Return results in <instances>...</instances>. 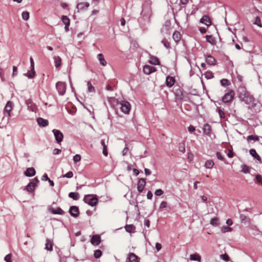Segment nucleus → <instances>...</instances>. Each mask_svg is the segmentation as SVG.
I'll list each match as a JSON object with an SVG mask.
<instances>
[{
	"instance_id": "f257e3e1",
	"label": "nucleus",
	"mask_w": 262,
	"mask_h": 262,
	"mask_svg": "<svg viewBox=\"0 0 262 262\" xmlns=\"http://www.w3.org/2000/svg\"><path fill=\"white\" fill-rule=\"evenodd\" d=\"M91 195H92L91 194L85 195L83 198V201L91 206H94L97 204L98 202V199L96 197L90 198Z\"/></svg>"
},
{
	"instance_id": "f03ea898",
	"label": "nucleus",
	"mask_w": 262,
	"mask_h": 262,
	"mask_svg": "<svg viewBox=\"0 0 262 262\" xmlns=\"http://www.w3.org/2000/svg\"><path fill=\"white\" fill-rule=\"evenodd\" d=\"M240 100L244 101L246 104H250L254 103L255 101V99L254 97L249 93L245 95L243 97L240 99Z\"/></svg>"
},
{
	"instance_id": "7ed1b4c3",
	"label": "nucleus",
	"mask_w": 262,
	"mask_h": 262,
	"mask_svg": "<svg viewBox=\"0 0 262 262\" xmlns=\"http://www.w3.org/2000/svg\"><path fill=\"white\" fill-rule=\"evenodd\" d=\"M56 88L60 95H63L66 91V84L64 82L58 81L56 84Z\"/></svg>"
},
{
	"instance_id": "20e7f679",
	"label": "nucleus",
	"mask_w": 262,
	"mask_h": 262,
	"mask_svg": "<svg viewBox=\"0 0 262 262\" xmlns=\"http://www.w3.org/2000/svg\"><path fill=\"white\" fill-rule=\"evenodd\" d=\"M234 92L233 90H230L222 97V101L224 103H228L231 101L234 96Z\"/></svg>"
},
{
	"instance_id": "39448f33",
	"label": "nucleus",
	"mask_w": 262,
	"mask_h": 262,
	"mask_svg": "<svg viewBox=\"0 0 262 262\" xmlns=\"http://www.w3.org/2000/svg\"><path fill=\"white\" fill-rule=\"evenodd\" d=\"M13 106L14 105L12 102L10 101L7 102L4 110V114L5 116H7L8 118L10 117V113L13 107Z\"/></svg>"
},
{
	"instance_id": "423d86ee",
	"label": "nucleus",
	"mask_w": 262,
	"mask_h": 262,
	"mask_svg": "<svg viewBox=\"0 0 262 262\" xmlns=\"http://www.w3.org/2000/svg\"><path fill=\"white\" fill-rule=\"evenodd\" d=\"M38 182L39 181L36 178H34L33 180L27 185L25 189L28 192H32L34 190Z\"/></svg>"
},
{
	"instance_id": "0eeeda50",
	"label": "nucleus",
	"mask_w": 262,
	"mask_h": 262,
	"mask_svg": "<svg viewBox=\"0 0 262 262\" xmlns=\"http://www.w3.org/2000/svg\"><path fill=\"white\" fill-rule=\"evenodd\" d=\"M52 132L54 134L56 142L57 143L61 142L63 138L62 133L60 130L56 129H53Z\"/></svg>"
},
{
	"instance_id": "6e6552de",
	"label": "nucleus",
	"mask_w": 262,
	"mask_h": 262,
	"mask_svg": "<svg viewBox=\"0 0 262 262\" xmlns=\"http://www.w3.org/2000/svg\"><path fill=\"white\" fill-rule=\"evenodd\" d=\"M121 110L124 114H128L130 110V105L127 101H122L121 103Z\"/></svg>"
},
{
	"instance_id": "1a4fd4ad",
	"label": "nucleus",
	"mask_w": 262,
	"mask_h": 262,
	"mask_svg": "<svg viewBox=\"0 0 262 262\" xmlns=\"http://www.w3.org/2000/svg\"><path fill=\"white\" fill-rule=\"evenodd\" d=\"M69 213L71 216L76 217L79 215V209L76 206H71L69 209Z\"/></svg>"
},
{
	"instance_id": "9d476101",
	"label": "nucleus",
	"mask_w": 262,
	"mask_h": 262,
	"mask_svg": "<svg viewBox=\"0 0 262 262\" xmlns=\"http://www.w3.org/2000/svg\"><path fill=\"white\" fill-rule=\"evenodd\" d=\"M143 72L146 75H149L156 71V68L149 65H145L143 67Z\"/></svg>"
},
{
	"instance_id": "9b49d317",
	"label": "nucleus",
	"mask_w": 262,
	"mask_h": 262,
	"mask_svg": "<svg viewBox=\"0 0 262 262\" xmlns=\"http://www.w3.org/2000/svg\"><path fill=\"white\" fill-rule=\"evenodd\" d=\"M145 180L143 178L140 179L137 184V190L139 192H141L145 185Z\"/></svg>"
},
{
	"instance_id": "f8f14e48",
	"label": "nucleus",
	"mask_w": 262,
	"mask_h": 262,
	"mask_svg": "<svg viewBox=\"0 0 262 262\" xmlns=\"http://www.w3.org/2000/svg\"><path fill=\"white\" fill-rule=\"evenodd\" d=\"M26 103L27 105L29 111L32 112H35L37 107L36 105L33 103L31 100L28 99L26 101Z\"/></svg>"
},
{
	"instance_id": "ddd939ff",
	"label": "nucleus",
	"mask_w": 262,
	"mask_h": 262,
	"mask_svg": "<svg viewBox=\"0 0 262 262\" xmlns=\"http://www.w3.org/2000/svg\"><path fill=\"white\" fill-rule=\"evenodd\" d=\"M90 6V4L88 2H82L79 3L77 5V9H78V12L79 10H84L86 9Z\"/></svg>"
},
{
	"instance_id": "4468645a",
	"label": "nucleus",
	"mask_w": 262,
	"mask_h": 262,
	"mask_svg": "<svg viewBox=\"0 0 262 262\" xmlns=\"http://www.w3.org/2000/svg\"><path fill=\"white\" fill-rule=\"evenodd\" d=\"M175 83V79L173 77H171L170 76H168L166 78V85L170 88Z\"/></svg>"
},
{
	"instance_id": "2eb2a0df",
	"label": "nucleus",
	"mask_w": 262,
	"mask_h": 262,
	"mask_svg": "<svg viewBox=\"0 0 262 262\" xmlns=\"http://www.w3.org/2000/svg\"><path fill=\"white\" fill-rule=\"evenodd\" d=\"M36 171L33 167L28 168L25 172V175L26 177H30L35 174Z\"/></svg>"
},
{
	"instance_id": "dca6fc26",
	"label": "nucleus",
	"mask_w": 262,
	"mask_h": 262,
	"mask_svg": "<svg viewBox=\"0 0 262 262\" xmlns=\"http://www.w3.org/2000/svg\"><path fill=\"white\" fill-rule=\"evenodd\" d=\"M37 122L38 124L41 127H46L49 124L48 121L47 120L40 117L37 118Z\"/></svg>"
},
{
	"instance_id": "f3484780",
	"label": "nucleus",
	"mask_w": 262,
	"mask_h": 262,
	"mask_svg": "<svg viewBox=\"0 0 262 262\" xmlns=\"http://www.w3.org/2000/svg\"><path fill=\"white\" fill-rule=\"evenodd\" d=\"M200 23L204 24L207 26H209L211 24L209 17L207 15H204L200 19Z\"/></svg>"
},
{
	"instance_id": "a211bd4d",
	"label": "nucleus",
	"mask_w": 262,
	"mask_h": 262,
	"mask_svg": "<svg viewBox=\"0 0 262 262\" xmlns=\"http://www.w3.org/2000/svg\"><path fill=\"white\" fill-rule=\"evenodd\" d=\"M100 237L98 235H94L92 236L91 242L94 245H98L100 243Z\"/></svg>"
},
{
	"instance_id": "6ab92c4d",
	"label": "nucleus",
	"mask_w": 262,
	"mask_h": 262,
	"mask_svg": "<svg viewBox=\"0 0 262 262\" xmlns=\"http://www.w3.org/2000/svg\"><path fill=\"white\" fill-rule=\"evenodd\" d=\"M215 58L211 55H207L206 56V62L207 64L210 66H214L215 64Z\"/></svg>"
},
{
	"instance_id": "aec40b11",
	"label": "nucleus",
	"mask_w": 262,
	"mask_h": 262,
	"mask_svg": "<svg viewBox=\"0 0 262 262\" xmlns=\"http://www.w3.org/2000/svg\"><path fill=\"white\" fill-rule=\"evenodd\" d=\"M249 153L253 158L257 160L259 163H261L260 157L257 154L254 149H251L249 150Z\"/></svg>"
},
{
	"instance_id": "412c9836",
	"label": "nucleus",
	"mask_w": 262,
	"mask_h": 262,
	"mask_svg": "<svg viewBox=\"0 0 262 262\" xmlns=\"http://www.w3.org/2000/svg\"><path fill=\"white\" fill-rule=\"evenodd\" d=\"M129 262H139L138 257L133 253H130L127 257Z\"/></svg>"
},
{
	"instance_id": "4be33fe9",
	"label": "nucleus",
	"mask_w": 262,
	"mask_h": 262,
	"mask_svg": "<svg viewBox=\"0 0 262 262\" xmlns=\"http://www.w3.org/2000/svg\"><path fill=\"white\" fill-rule=\"evenodd\" d=\"M250 93L249 92L247 91L245 88L242 87L239 89V94H238V97L240 99H241L242 97H243L245 95H246L247 94Z\"/></svg>"
},
{
	"instance_id": "5701e85b",
	"label": "nucleus",
	"mask_w": 262,
	"mask_h": 262,
	"mask_svg": "<svg viewBox=\"0 0 262 262\" xmlns=\"http://www.w3.org/2000/svg\"><path fill=\"white\" fill-rule=\"evenodd\" d=\"M203 133L206 135H209L210 133L211 128V126L208 123H206L204 124L203 128Z\"/></svg>"
},
{
	"instance_id": "b1692460",
	"label": "nucleus",
	"mask_w": 262,
	"mask_h": 262,
	"mask_svg": "<svg viewBox=\"0 0 262 262\" xmlns=\"http://www.w3.org/2000/svg\"><path fill=\"white\" fill-rule=\"evenodd\" d=\"M24 75L25 76H26L28 78H30V79L34 78L35 76V72L34 68H33V69L31 68V70L30 71L24 74Z\"/></svg>"
},
{
	"instance_id": "393cba45",
	"label": "nucleus",
	"mask_w": 262,
	"mask_h": 262,
	"mask_svg": "<svg viewBox=\"0 0 262 262\" xmlns=\"http://www.w3.org/2000/svg\"><path fill=\"white\" fill-rule=\"evenodd\" d=\"M98 59L99 60L100 63L103 66H105L107 64L106 61H105V59L104 58L103 55L100 53L97 55Z\"/></svg>"
},
{
	"instance_id": "a878e982",
	"label": "nucleus",
	"mask_w": 262,
	"mask_h": 262,
	"mask_svg": "<svg viewBox=\"0 0 262 262\" xmlns=\"http://www.w3.org/2000/svg\"><path fill=\"white\" fill-rule=\"evenodd\" d=\"M45 249L49 251L53 250V243L49 239H46Z\"/></svg>"
},
{
	"instance_id": "bb28decb",
	"label": "nucleus",
	"mask_w": 262,
	"mask_h": 262,
	"mask_svg": "<svg viewBox=\"0 0 262 262\" xmlns=\"http://www.w3.org/2000/svg\"><path fill=\"white\" fill-rule=\"evenodd\" d=\"M172 37L176 42H178L181 38L180 33L178 31H175L173 33Z\"/></svg>"
},
{
	"instance_id": "cd10ccee",
	"label": "nucleus",
	"mask_w": 262,
	"mask_h": 262,
	"mask_svg": "<svg viewBox=\"0 0 262 262\" xmlns=\"http://www.w3.org/2000/svg\"><path fill=\"white\" fill-rule=\"evenodd\" d=\"M101 144L103 146V151H102L103 154L104 156H107L108 155L107 151V145L105 144L104 139H102L101 140Z\"/></svg>"
},
{
	"instance_id": "c85d7f7f",
	"label": "nucleus",
	"mask_w": 262,
	"mask_h": 262,
	"mask_svg": "<svg viewBox=\"0 0 262 262\" xmlns=\"http://www.w3.org/2000/svg\"><path fill=\"white\" fill-rule=\"evenodd\" d=\"M149 62L154 65H159V61L158 59L154 56H151L149 60Z\"/></svg>"
},
{
	"instance_id": "c756f323",
	"label": "nucleus",
	"mask_w": 262,
	"mask_h": 262,
	"mask_svg": "<svg viewBox=\"0 0 262 262\" xmlns=\"http://www.w3.org/2000/svg\"><path fill=\"white\" fill-rule=\"evenodd\" d=\"M214 162L212 160H207L204 164V166L208 169L212 168L214 166Z\"/></svg>"
},
{
	"instance_id": "7c9ffc66",
	"label": "nucleus",
	"mask_w": 262,
	"mask_h": 262,
	"mask_svg": "<svg viewBox=\"0 0 262 262\" xmlns=\"http://www.w3.org/2000/svg\"><path fill=\"white\" fill-rule=\"evenodd\" d=\"M190 259L191 260L198 261L200 262L201 261V256L198 254H192L190 255Z\"/></svg>"
},
{
	"instance_id": "2f4dec72",
	"label": "nucleus",
	"mask_w": 262,
	"mask_h": 262,
	"mask_svg": "<svg viewBox=\"0 0 262 262\" xmlns=\"http://www.w3.org/2000/svg\"><path fill=\"white\" fill-rule=\"evenodd\" d=\"M54 63H55V66L56 68H59L61 65V58L58 56H55L54 57Z\"/></svg>"
},
{
	"instance_id": "473e14b6",
	"label": "nucleus",
	"mask_w": 262,
	"mask_h": 262,
	"mask_svg": "<svg viewBox=\"0 0 262 262\" xmlns=\"http://www.w3.org/2000/svg\"><path fill=\"white\" fill-rule=\"evenodd\" d=\"M69 197L73 199L74 200H78L79 199V194L77 192H70L69 194Z\"/></svg>"
},
{
	"instance_id": "72a5a7b5",
	"label": "nucleus",
	"mask_w": 262,
	"mask_h": 262,
	"mask_svg": "<svg viewBox=\"0 0 262 262\" xmlns=\"http://www.w3.org/2000/svg\"><path fill=\"white\" fill-rule=\"evenodd\" d=\"M51 212L54 214L62 215L64 213V211L60 208H57L56 209L53 208L51 209Z\"/></svg>"
},
{
	"instance_id": "f704fd0d",
	"label": "nucleus",
	"mask_w": 262,
	"mask_h": 262,
	"mask_svg": "<svg viewBox=\"0 0 262 262\" xmlns=\"http://www.w3.org/2000/svg\"><path fill=\"white\" fill-rule=\"evenodd\" d=\"M206 41L211 45H215L216 41L214 38L211 36L209 35H207L206 36Z\"/></svg>"
},
{
	"instance_id": "c9c22d12",
	"label": "nucleus",
	"mask_w": 262,
	"mask_h": 262,
	"mask_svg": "<svg viewBox=\"0 0 262 262\" xmlns=\"http://www.w3.org/2000/svg\"><path fill=\"white\" fill-rule=\"evenodd\" d=\"M220 83L222 86L224 87H227L230 84V82L227 79H222L220 81Z\"/></svg>"
},
{
	"instance_id": "e433bc0d",
	"label": "nucleus",
	"mask_w": 262,
	"mask_h": 262,
	"mask_svg": "<svg viewBox=\"0 0 262 262\" xmlns=\"http://www.w3.org/2000/svg\"><path fill=\"white\" fill-rule=\"evenodd\" d=\"M61 20L63 23L65 25H70V20L69 18L66 15H62L61 17Z\"/></svg>"
},
{
	"instance_id": "4c0bfd02",
	"label": "nucleus",
	"mask_w": 262,
	"mask_h": 262,
	"mask_svg": "<svg viewBox=\"0 0 262 262\" xmlns=\"http://www.w3.org/2000/svg\"><path fill=\"white\" fill-rule=\"evenodd\" d=\"M242 172L244 173H248L250 172V168L247 165L244 164L241 166Z\"/></svg>"
},
{
	"instance_id": "58836bf2",
	"label": "nucleus",
	"mask_w": 262,
	"mask_h": 262,
	"mask_svg": "<svg viewBox=\"0 0 262 262\" xmlns=\"http://www.w3.org/2000/svg\"><path fill=\"white\" fill-rule=\"evenodd\" d=\"M232 228L228 226H223L221 228V231L223 233H226L227 232H230L232 231Z\"/></svg>"
},
{
	"instance_id": "ea45409f",
	"label": "nucleus",
	"mask_w": 262,
	"mask_h": 262,
	"mask_svg": "<svg viewBox=\"0 0 262 262\" xmlns=\"http://www.w3.org/2000/svg\"><path fill=\"white\" fill-rule=\"evenodd\" d=\"M88 85V91L90 93H94L95 92V88L92 85L91 82L90 81H88L87 83Z\"/></svg>"
},
{
	"instance_id": "a19ab883",
	"label": "nucleus",
	"mask_w": 262,
	"mask_h": 262,
	"mask_svg": "<svg viewBox=\"0 0 262 262\" xmlns=\"http://www.w3.org/2000/svg\"><path fill=\"white\" fill-rule=\"evenodd\" d=\"M102 255V251L100 250H96L94 253V256L95 258H99Z\"/></svg>"
},
{
	"instance_id": "79ce46f5",
	"label": "nucleus",
	"mask_w": 262,
	"mask_h": 262,
	"mask_svg": "<svg viewBox=\"0 0 262 262\" xmlns=\"http://www.w3.org/2000/svg\"><path fill=\"white\" fill-rule=\"evenodd\" d=\"M258 139H259L258 137L254 136V135L248 136L247 138V140L248 141L253 140V141H258Z\"/></svg>"
},
{
	"instance_id": "37998d69",
	"label": "nucleus",
	"mask_w": 262,
	"mask_h": 262,
	"mask_svg": "<svg viewBox=\"0 0 262 262\" xmlns=\"http://www.w3.org/2000/svg\"><path fill=\"white\" fill-rule=\"evenodd\" d=\"M22 18L25 20H27L29 18V13L27 11H24L21 14Z\"/></svg>"
},
{
	"instance_id": "c03bdc74",
	"label": "nucleus",
	"mask_w": 262,
	"mask_h": 262,
	"mask_svg": "<svg viewBox=\"0 0 262 262\" xmlns=\"http://www.w3.org/2000/svg\"><path fill=\"white\" fill-rule=\"evenodd\" d=\"M217 217H214V218H212L211 221H210V224L213 225V226H217V225H219V224L217 223Z\"/></svg>"
},
{
	"instance_id": "a18cd8bd",
	"label": "nucleus",
	"mask_w": 262,
	"mask_h": 262,
	"mask_svg": "<svg viewBox=\"0 0 262 262\" xmlns=\"http://www.w3.org/2000/svg\"><path fill=\"white\" fill-rule=\"evenodd\" d=\"M73 176V173L72 171H70L68 172L65 174H63L61 177L62 178H71Z\"/></svg>"
},
{
	"instance_id": "49530a36",
	"label": "nucleus",
	"mask_w": 262,
	"mask_h": 262,
	"mask_svg": "<svg viewBox=\"0 0 262 262\" xmlns=\"http://www.w3.org/2000/svg\"><path fill=\"white\" fill-rule=\"evenodd\" d=\"M134 228L133 225H126L125 227L126 231L128 232H131Z\"/></svg>"
},
{
	"instance_id": "de8ad7c7",
	"label": "nucleus",
	"mask_w": 262,
	"mask_h": 262,
	"mask_svg": "<svg viewBox=\"0 0 262 262\" xmlns=\"http://www.w3.org/2000/svg\"><path fill=\"white\" fill-rule=\"evenodd\" d=\"M81 156L79 154H76L73 157V161L74 163H76L77 162H79L81 160Z\"/></svg>"
},
{
	"instance_id": "09e8293b",
	"label": "nucleus",
	"mask_w": 262,
	"mask_h": 262,
	"mask_svg": "<svg viewBox=\"0 0 262 262\" xmlns=\"http://www.w3.org/2000/svg\"><path fill=\"white\" fill-rule=\"evenodd\" d=\"M163 193L164 192L161 189H157L155 192V194L157 196H160L162 195Z\"/></svg>"
},
{
	"instance_id": "8fccbe9b",
	"label": "nucleus",
	"mask_w": 262,
	"mask_h": 262,
	"mask_svg": "<svg viewBox=\"0 0 262 262\" xmlns=\"http://www.w3.org/2000/svg\"><path fill=\"white\" fill-rule=\"evenodd\" d=\"M220 257H221V258H222V259H223L225 261H228L229 260V256L227 254H221L220 255Z\"/></svg>"
},
{
	"instance_id": "3c124183",
	"label": "nucleus",
	"mask_w": 262,
	"mask_h": 262,
	"mask_svg": "<svg viewBox=\"0 0 262 262\" xmlns=\"http://www.w3.org/2000/svg\"><path fill=\"white\" fill-rule=\"evenodd\" d=\"M162 43L167 48H168L170 47V43L169 42V41H168L165 39L162 40Z\"/></svg>"
},
{
	"instance_id": "603ef678",
	"label": "nucleus",
	"mask_w": 262,
	"mask_h": 262,
	"mask_svg": "<svg viewBox=\"0 0 262 262\" xmlns=\"http://www.w3.org/2000/svg\"><path fill=\"white\" fill-rule=\"evenodd\" d=\"M4 259H5V260L6 262H12V260H11V254H7V255L5 257Z\"/></svg>"
},
{
	"instance_id": "864d4df0",
	"label": "nucleus",
	"mask_w": 262,
	"mask_h": 262,
	"mask_svg": "<svg viewBox=\"0 0 262 262\" xmlns=\"http://www.w3.org/2000/svg\"><path fill=\"white\" fill-rule=\"evenodd\" d=\"M216 156L218 159L221 160V161H224L225 158L224 157L221 155V154L220 152H216Z\"/></svg>"
},
{
	"instance_id": "5fc2aeb1",
	"label": "nucleus",
	"mask_w": 262,
	"mask_h": 262,
	"mask_svg": "<svg viewBox=\"0 0 262 262\" xmlns=\"http://www.w3.org/2000/svg\"><path fill=\"white\" fill-rule=\"evenodd\" d=\"M167 207V202L165 201H162L160 205V208L163 209Z\"/></svg>"
},
{
	"instance_id": "6e6d98bb",
	"label": "nucleus",
	"mask_w": 262,
	"mask_h": 262,
	"mask_svg": "<svg viewBox=\"0 0 262 262\" xmlns=\"http://www.w3.org/2000/svg\"><path fill=\"white\" fill-rule=\"evenodd\" d=\"M179 150L182 152H184L185 151V146L184 145H180L179 146Z\"/></svg>"
},
{
	"instance_id": "4d7b16f0",
	"label": "nucleus",
	"mask_w": 262,
	"mask_h": 262,
	"mask_svg": "<svg viewBox=\"0 0 262 262\" xmlns=\"http://www.w3.org/2000/svg\"><path fill=\"white\" fill-rule=\"evenodd\" d=\"M152 193L150 191H148L147 193V198L148 200H151L152 198Z\"/></svg>"
},
{
	"instance_id": "13d9d810",
	"label": "nucleus",
	"mask_w": 262,
	"mask_h": 262,
	"mask_svg": "<svg viewBox=\"0 0 262 262\" xmlns=\"http://www.w3.org/2000/svg\"><path fill=\"white\" fill-rule=\"evenodd\" d=\"M61 152V150L58 148H55L53 151V155H58Z\"/></svg>"
},
{
	"instance_id": "bf43d9fd",
	"label": "nucleus",
	"mask_w": 262,
	"mask_h": 262,
	"mask_svg": "<svg viewBox=\"0 0 262 262\" xmlns=\"http://www.w3.org/2000/svg\"><path fill=\"white\" fill-rule=\"evenodd\" d=\"M255 178L257 182L262 184V177H261V176L258 174L256 175Z\"/></svg>"
},
{
	"instance_id": "052dcab7",
	"label": "nucleus",
	"mask_w": 262,
	"mask_h": 262,
	"mask_svg": "<svg viewBox=\"0 0 262 262\" xmlns=\"http://www.w3.org/2000/svg\"><path fill=\"white\" fill-rule=\"evenodd\" d=\"M30 68L32 69L34 68V62L33 59L32 57L30 58Z\"/></svg>"
},
{
	"instance_id": "680f3d73",
	"label": "nucleus",
	"mask_w": 262,
	"mask_h": 262,
	"mask_svg": "<svg viewBox=\"0 0 262 262\" xmlns=\"http://www.w3.org/2000/svg\"><path fill=\"white\" fill-rule=\"evenodd\" d=\"M213 77V73L212 72H207L206 74V77H207L208 79L212 78Z\"/></svg>"
},
{
	"instance_id": "e2e57ef3",
	"label": "nucleus",
	"mask_w": 262,
	"mask_h": 262,
	"mask_svg": "<svg viewBox=\"0 0 262 262\" xmlns=\"http://www.w3.org/2000/svg\"><path fill=\"white\" fill-rule=\"evenodd\" d=\"M156 248L157 251H160L162 248V246H161V244L158 243H157L156 244Z\"/></svg>"
},
{
	"instance_id": "0e129e2a",
	"label": "nucleus",
	"mask_w": 262,
	"mask_h": 262,
	"mask_svg": "<svg viewBox=\"0 0 262 262\" xmlns=\"http://www.w3.org/2000/svg\"><path fill=\"white\" fill-rule=\"evenodd\" d=\"M255 24L257 25L258 26H259L260 27L262 26V24H261V23H260V19L258 17H257L256 18Z\"/></svg>"
},
{
	"instance_id": "69168bd1",
	"label": "nucleus",
	"mask_w": 262,
	"mask_h": 262,
	"mask_svg": "<svg viewBox=\"0 0 262 262\" xmlns=\"http://www.w3.org/2000/svg\"><path fill=\"white\" fill-rule=\"evenodd\" d=\"M17 67L15 66L13 67V75L15 76L17 75Z\"/></svg>"
},
{
	"instance_id": "338daca9",
	"label": "nucleus",
	"mask_w": 262,
	"mask_h": 262,
	"mask_svg": "<svg viewBox=\"0 0 262 262\" xmlns=\"http://www.w3.org/2000/svg\"><path fill=\"white\" fill-rule=\"evenodd\" d=\"M49 179V178L46 173L44 174L41 178V180L43 181H48Z\"/></svg>"
},
{
	"instance_id": "774afa93",
	"label": "nucleus",
	"mask_w": 262,
	"mask_h": 262,
	"mask_svg": "<svg viewBox=\"0 0 262 262\" xmlns=\"http://www.w3.org/2000/svg\"><path fill=\"white\" fill-rule=\"evenodd\" d=\"M128 148L127 147H125L123 150H122V155L125 156L126 155L127 152H128Z\"/></svg>"
}]
</instances>
